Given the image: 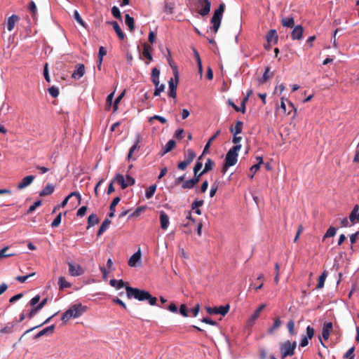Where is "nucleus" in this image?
Returning a JSON list of instances; mask_svg holds the SVG:
<instances>
[{
	"mask_svg": "<svg viewBox=\"0 0 359 359\" xmlns=\"http://www.w3.org/2000/svg\"><path fill=\"white\" fill-rule=\"evenodd\" d=\"M126 295L128 299L135 298L139 301L147 300L149 304L151 306L156 304L157 299L153 297L149 292L140 290L136 287L130 286H126Z\"/></svg>",
	"mask_w": 359,
	"mask_h": 359,
	"instance_id": "nucleus-1",
	"label": "nucleus"
},
{
	"mask_svg": "<svg viewBox=\"0 0 359 359\" xmlns=\"http://www.w3.org/2000/svg\"><path fill=\"white\" fill-rule=\"evenodd\" d=\"M86 306H82L81 304H73L62 314L61 320L66 323L72 318H78L86 312Z\"/></svg>",
	"mask_w": 359,
	"mask_h": 359,
	"instance_id": "nucleus-2",
	"label": "nucleus"
},
{
	"mask_svg": "<svg viewBox=\"0 0 359 359\" xmlns=\"http://www.w3.org/2000/svg\"><path fill=\"white\" fill-rule=\"evenodd\" d=\"M297 347L296 341H285L279 344V351L281 359L292 356Z\"/></svg>",
	"mask_w": 359,
	"mask_h": 359,
	"instance_id": "nucleus-3",
	"label": "nucleus"
},
{
	"mask_svg": "<svg viewBox=\"0 0 359 359\" xmlns=\"http://www.w3.org/2000/svg\"><path fill=\"white\" fill-rule=\"evenodd\" d=\"M225 10V4L224 3H221L217 9H216L213 13V16L211 18V23L212 26L211 27V29L213 30L215 33H217L222 22L223 13Z\"/></svg>",
	"mask_w": 359,
	"mask_h": 359,
	"instance_id": "nucleus-4",
	"label": "nucleus"
},
{
	"mask_svg": "<svg viewBox=\"0 0 359 359\" xmlns=\"http://www.w3.org/2000/svg\"><path fill=\"white\" fill-rule=\"evenodd\" d=\"M170 65L173 70L174 79L171 78L168 82V96L172 98H175L177 96V88L179 81V73L176 65H173L171 62H170Z\"/></svg>",
	"mask_w": 359,
	"mask_h": 359,
	"instance_id": "nucleus-5",
	"label": "nucleus"
},
{
	"mask_svg": "<svg viewBox=\"0 0 359 359\" xmlns=\"http://www.w3.org/2000/svg\"><path fill=\"white\" fill-rule=\"evenodd\" d=\"M241 149V144H236L229 150L225 157V162H226L227 166L236 165L238 161V152Z\"/></svg>",
	"mask_w": 359,
	"mask_h": 359,
	"instance_id": "nucleus-6",
	"label": "nucleus"
},
{
	"mask_svg": "<svg viewBox=\"0 0 359 359\" xmlns=\"http://www.w3.org/2000/svg\"><path fill=\"white\" fill-rule=\"evenodd\" d=\"M195 6L198 13L202 16L207 15L210 11L211 3L209 0H196Z\"/></svg>",
	"mask_w": 359,
	"mask_h": 359,
	"instance_id": "nucleus-7",
	"label": "nucleus"
},
{
	"mask_svg": "<svg viewBox=\"0 0 359 359\" xmlns=\"http://www.w3.org/2000/svg\"><path fill=\"white\" fill-rule=\"evenodd\" d=\"M229 305L226 304L225 306H215V307H205V310L209 314H220L222 316H225L229 311Z\"/></svg>",
	"mask_w": 359,
	"mask_h": 359,
	"instance_id": "nucleus-8",
	"label": "nucleus"
},
{
	"mask_svg": "<svg viewBox=\"0 0 359 359\" xmlns=\"http://www.w3.org/2000/svg\"><path fill=\"white\" fill-rule=\"evenodd\" d=\"M286 101L288 103V109H287V106H286V104L285 103L284 97H281L280 108L282 109L283 113L289 115V114H290L291 111L293 110L294 111V115H295L297 114V109L295 108L294 105L290 101H288L287 100H286Z\"/></svg>",
	"mask_w": 359,
	"mask_h": 359,
	"instance_id": "nucleus-9",
	"label": "nucleus"
},
{
	"mask_svg": "<svg viewBox=\"0 0 359 359\" xmlns=\"http://www.w3.org/2000/svg\"><path fill=\"white\" fill-rule=\"evenodd\" d=\"M69 273L72 276H79L84 273L83 268L77 264L74 265L72 263H68Z\"/></svg>",
	"mask_w": 359,
	"mask_h": 359,
	"instance_id": "nucleus-10",
	"label": "nucleus"
},
{
	"mask_svg": "<svg viewBox=\"0 0 359 359\" xmlns=\"http://www.w3.org/2000/svg\"><path fill=\"white\" fill-rule=\"evenodd\" d=\"M35 177L34 175H27L22 178L21 182H20L17 186L18 189H23L30 185L34 181Z\"/></svg>",
	"mask_w": 359,
	"mask_h": 359,
	"instance_id": "nucleus-11",
	"label": "nucleus"
},
{
	"mask_svg": "<svg viewBox=\"0 0 359 359\" xmlns=\"http://www.w3.org/2000/svg\"><path fill=\"white\" fill-rule=\"evenodd\" d=\"M76 69L72 74V77L74 79H80L85 74V66L83 64H78Z\"/></svg>",
	"mask_w": 359,
	"mask_h": 359,
	"instance_id": "nucleus-12",
	"label": "nucleus"
},
{
	"mask_svg": "<svg viewBox=\"0 0 359 359\" xmlns=\"http://www.w3.org/2000/svg\"><path fill=\"white\" fill-rule=\"evenodd\" d=\"M141 255V251L140 249L139 248L138 250L136 252H135L129 259L128 262V265L130 267H135L137 263L140 262Z\"/></svg>",
	"mask_w": 359,
	"mask_h": 359,
	"instance_id": "nucleus-13",
	"label": "nucleus"
},
{
	"mask_svg": "<svg viewBox=\"0 0 359 359\" xmlns=\"http://www.w3.org/2000/svg\"><path fill=\"white\" fill-rule=\"evenodd\" d=\"M333 328L332 323L328 322L323 324L322 330V337L325 340H327L330 337V332Z\"/></svg>",
	"mask_w": 359,
	"mask_h": 359,
	"instance_id": "nucleus-14",
	"label": "nucleus"
},
{
	"mask_svg": "<svg viewBox=\"0 0 359 359\" xmlns=\"http://www.w3.org/2000/svg\"><path fill=\"white\" fill-rule=\"evenodd\" d=\"M304 32V29L301 25H297L294 27L292 34L291 38L293 40H299L302 39Z\"/></svg>",
	"mask_w": 359,
	"mask_h": 359,
	"instance_id": "nucleus-15",
	"label": "nucleus"
},
{
	"mask_svg": "<svg viewBox=\"0 0 359 359\" xmlns=\"http://www.w3.org/2000/svg\"><path fill=\"white\" fill-rule=\"evenodd\" d=\"M266 41L269 44L276 43L278 42V34L276 29L269 30L266 36Z\"/></svg>",
	"mask_w": 359,
	"mask_h": 359,
	"instance_id": "nucleus-16",
	"label": "nucleus"
},
{
	"mask_svg": "<svg viewBox=\"0 0 359 359\" xmlns=\"http://www.w3.org/2000/svg\"><path fill=\"white\" fill-rule=\"evenodd\" d=\"M160 223L161 227L163 230H166L169 226V217L168 215L163 211H161L160 213Z\"/></svg>",
	"mask_w": 359,
	"mask_h": 359,
	"instance_id": "nucleus-17",
	"label": "nucleus"
},
{
	"mask_svg": "<svg viewBox=\"0 0 359 359\" xmlns=\"http://www.w3.org/2000/svg\"><path fill=\"white\" fill-rule=\"evenodd\" d=\"M108 24L111 25L114 31L116 32V34L118 35V38L121 40H123L125 37V34L121 30V28L120 27L118 23L116 21H111V22H107Z\"/></svg>",
	"mask_w": 359,
	"mask_h": 359,
	"instance_id": "nucleus-18",
	"label": "nucleus"
},
{
	"mask_svg": "<svg viewBox=\"0 0 359 359\" xmlns=\"http://www.w3.org/2000/svg\"><path fill=\"white\" fill-rule=\"evenodd\" d=\"M359 205H355L349 215L350 221L354 224L355 221L359 222Z\"/></svg>",
	"mask_w": 359,
	"mask_h": 359,
	"instance_id": "nucleus-19",
	"label": "nucleus"
},
{
	"mask_svg": "<svg viewBox=\"0 0 359 359\" xmlns=\"http://www.w3.org/2000/svg\"><path fill=\"white\" fill-rule=\"evenodd\" d=\"M20 20L19 17L17 15H12L8 18L7 20V29L9 32L12 31L14 27L15 23Z\"/></svg>",
	"mask_w": 359,
	"mask_h": 359,
	"instance_id": "nucleus-20",
	"label": "nucleus"
},
{
	"mask_svg": "<svg viewBox=\"0 0 359 359\" xmlns=\"http://www.w3.org/2000/svg\"><path fill=\"white\" fill-rule=\"evenodd\" d=\"M266 307V304H261L254 312L249 319V323L252 325L255 321L259 317L262 311Z\"/></svg>",
	"mask_w": 359,
	"mask_h": 359,
	"instance_id": "nucleus-21",
	"label": "nucleus"
},
{
	"mask_svg": "<svg viewBox=\"0 0 359 359\" xmlns=\"http://www.w3.org/2000/svg\"><path fill=\"white\" fill-rule=\"evenodd\" d=\"M54 329H55V325H52L50 326H48L44 329H43L42 330H41L40 332H39L35 336H34V339H38L42 336H44L46 334H52L54 332Z\"/></svg>",
	"mask_w": 359,
	"mask_h": 359,
	"instance_id": "nucleus-22",
	"label": "nucleus"
},
{
	"mask_svg": "<svg viewBox=\"0 0 359 359\" xmlns=\"http://www.w3.org/2000/svg\"><path fill=\"white\" fill-rule=\"evenodd\" d=\"M175 145H176V142L175 140H169L166 143L165 147L162 149L161 156H163L165 154H167L168 152L172 151L175 147Z\"/></svg>",
	"mask_w": 359,
	"mask_h": 359,
	"instance_id": "nucleus-23",
	"label": "nucleus"
},
{
	"mask_svg": "<svg viewBox=\"0 0 359 359\" xmlns=\"http://www.w3.org/2000/svg\"><path fill=\"white\" fill-rule=\"evenodd\" d=\"M112 181L120 184L122 189H125L128 187V184L126 182L123 176L121 174H116V175L115 176Z\"/></svg>",
	"mask_w": 359,
	"mask_h": 359,
	"instance_id": "nucleus-24",
	"label": "nucleus"
},
{
	"mask_svg": "<svg viewBox=\"0 0 359 359\" xmlns=\"http://www.w3.org/2000/svg\"><path fill=\"white\" fill-rule=\"evenodd\" d=\"M159 75L160 70L156 67L153 68L151 74V79L154 86H158L159 84Z\"/></svg>",
	"mask_w": 359,
	"mask_h": 359,
	"instance_id": "nucleus-25",
	"label": "nucleus"
},
{
	"mask_svg": "<svg viewBox=\"0 0 359 359\" xmlns=\"http://www.w3.org/2000/svg\"><path fill=\"white\" fill-rule=\"evenodd\" d=\"M55 187L51 184H47L46 187L40 191V196H46L53 193Z\"/></svg>",
	"mask_w": 359,
	"mask_h": 359,
	"instance_id": "nucleus-26",
	"label": "nucleus"
},
{
	"mask_svg": "<svg viewBox=\"0 0 359 359\" xmlns=\"http://www.w3.org/2000/svg\"><path fill=\"white\" fill-rule=\"evenodd\" d=\"M281 324L282 322L280 320V317L276 318L274 319L273 325L270 328H269L268 333L269 334H273L274 332L280 327Z\"/></svg>",
	"mask_w": 359,
	"mask_h": 359,
	"instance_id": "nucleus-27",
	"label": "nucleus"
},
{
	"mask_svg": "<svg viewBox=\"0 0 359 359\" xmlns=\"http://www.w3.org/2000/svg\"><path fill=\"white\" fill-rule=\"evenodd\" d=\"M121 198L120 197H116L113 199L112 202L110 204L109 210L110 212L109 213V217H114L115 215V208L117 205V204L120 202Z\"/></svg>",
	"mask_w": 359,
	"mask_h": 359,
	"instance_id": "nucleus-28",
	"label": "nucleus"
},
{
	"mask_svg": "<svg viewBox=\"0 0 359 359\" xmlns=\"http://www.w3.org/2000/svg\"><path fill=\"white\" fill-rule=\"evenodd\" d=\"M110 224L111 221L109 219L106 218L102 223L100 229H98L97 236H101L109 228Z\"/></svg>",
	"mask_w": 359,
	"mask_h": 359,
	"instance_id": "nucleus-29",
	"label": "nucleus"
},
{
	"mask_svg": "<svg viewBox=\"0 0 359 359\" xmlns=\"http://www.w3.org/2000/svg\"><path fill=\"white\" fill-rule=\"evenodd\" d=\"M281 25L283 27L292 28L294 26V18H285L281 20Z\"/></svg>",
	"mask_w": 359,
	"mask_h": 359,
	"instance_id": "nucleus-30",
	"label": "nucleus"
},
{
	"mask_svg": "<svg viewBox=\"0 0 359 359\" xmlns=\"http://www.w3.org/2000/svg\"><path fill=\"white\" fill-rule=\"evenodd\" d=\"M243 123L241 121H238L236 123L234 128H232V127L230 128V131L232 133H233V135H237L238 134L241 133L242 130H243Z\"/></svg>",
	"mask_w": 359,
	"mask_h": 359,
	"instance_id": "nucleus-31",
	"label": "nucleus"
},
{
	"mask_svg": "<svg viewBox=\"0 0 359 359\" xmlns=\"http://www.w3.org/2000/svg\"><path fill=\"white\" fill-rule=\"evenodd\" d=\"M196 157L195 152L189 149H187L184 153V160L187 161L189 164L194 161Z\"/></svg>",
	"mask_w": 359,
	"mask_h": 359,
	"instance_id": "nucleus-32",
	"label": "nucleus"
},
{
	"mask_svg": "<svg viewBox=\"0 0 359 359\" xmlns=\"http://www.w3.org/2000/svg\"><path fill=\"white\" fill-rule=\"evenodd\" d=\"M125 22L131 32L135 29L134 18L130 16L129 14L125 15Z\"/></svg>",
	"mask_w": 359,
	"mask_h": 359,
	"instance_id": "nucleus-33",
	"label": "nucleus"
},
{
	"mask_svg": "<svg viewBox=\"0 0 359 359\" xmlns=\"http://www.w3.org/2000/svg\"><path fill=\"white\" fill-rule=\"evenodd\" d=\"M327 276V271H324L322 274L318 278V284L316 285V289L319 290L323 287L325 279Z\"/></svg>",
	"mask_w": 359,
	"mask_h": 359,
	"instance_id": "nucleus-34",
	"label": "nucleus"
},
{
	"mask_svg": "<svg viewBox=\"0 0 359 359\" xmlns=\"http://www.w3.org/2000/svg\"><path fill=\"white\" fill-rule=\"evenodd\" d=\"M151 50V47L149 45H147L146 43L143 45V56L145 58L148 59L149 61L152 60V55L150 53Z\"/></svg>",
	"mask_w": 359,
	"mask_h": 359,
	"instance_id": "nucleus-35",
	"label": "nucleus"
},
{
	"mask_svg": "<svg viewBox=\"0 0 359 359\" xmlns=\"http://www.w3.org/2000/svg\"><path fill=\"white\" fill-rule=\"evenodd\" d=\"M109 284L111 286L115 287L117 290H119L125 286V283L121 279V280L111 279L109 281Z\"/></svg>",
	"mask_w": 359,
	"mask_h": 359,
	"instance_id": "nucleus-36",
	"label": "nucleus"
},
{
	"mask_svg": "<svg viewBox=\"0 0 359 359\" xmlns=\"http://www.w3.org/2000/svg\"><path fill=\"white\" fill-rule=\"evenodd\" d=\"M98 222H99V219H98L97 216L95 214H91L90 215H89V217L88 218V226L87 229H89L90 227L95 226Z\"/></svg>",
	"mask_w": 359,
	"mask_h": 359,
	"instance_id": "nucleus-37",
	"label": "nucleus"
},
{
	"mask_svg": "<svg viewBox=\"0 0 359 359\" xmlns=\"http://www.w3.org/2000/svg\"><path fill=\"white\" fill-rule=\"evenodd\" d=\"M273 76V73L270 72V67H266L265 72L263 74V76L261 79V83H266L269 79L272 78Z\"/></svg>",
	"mask_w": 359,
	"mask_h": 359,
	"instance_id": "nucleus-38",
	"label": "nucleus"
},
{
	"mask_svg": "<svg viewBox=\"0 0 359 359\" xmlns=\"http://www.w3.org/2000/svg\"><path fill=\"white\" fill-rule=\"evenodd\" d=\"M15 326L14 323H8L6 325V326L0 330V332L1 334H9L13 332V327Z\"/></svg>",
	"mask_w": 359,
	"mask_h": 359,
	"instance_id": "nucleus-39",
	"label": "nucleus"
},
{
	"mask_svg": "<svg viewBox=\"0 0 359 359\" xmlns=\"http://www.w3.org/2000/svg\"><path fill=\"white\" fill-rule=\"evenodd\" d=\"M175 4L172 2L165 1L164 6V12L168 14H172L174 12Z\"/></svg>",
	"mask_w": 359,
	"mask_h": 359,
	"instance_id": "nucleus-40",
	"label": "nucleus"
},
{
	"mask_svg": "<svg viewBox=\"0 0 359 359\" xmlns=\"http://www.w3.org/2000/svg\"><path fill=\"white\" fill-rule=\"evenodd\" d=\"M58 285L60 287V290H63L64 288H67L71 286V284L66 280L65 277L59 278Z\"/></svg>",
	"mask_w": 359,
	"mask_h": 359,
	"instance_id": "nucleus-41",
	"label": "nucleus"
},
{
	"mask_svg": "<svg viewBox=\"0 0 359 359\" xmlns=\"http://www.w3.org/2000/svg\"><path fill=\"white\" fill-rule=\"evenodd\" d=\"M195 186H196V184L191 179L186 180L182 184V188L183 189H191Z\"/></svg>",
	"mask_w": 359,
	"mask_h": 359,
	"instance_id": "nucleus-42",
	"label": "nucleus"
},
{
	"mask_svg": "<svg viewBox=\"0 0 359 359\" xmlns=\"http://www.w3.org/2000/svg\"><path fill=\"white\" fill-rule=\"evenodd\" d=\"M156 190V184H154V185H151L150 186L147 190H146V193H145V196L147 199H149L151 198L155 191Z\"/></svg>",
	"mask_w": 359,
	"mask_h": 359,
	"instance_id": "nucleus-43",
	"label": "nucleus"
},
{
	"mask_svg": "<svg viewBox=\"0 0 359 359\" xmlns=\"http://www.w3.org/2000/svg\"><path fill=\"white\" fill-rule=\"evenodd\" d=\"M219 133H220V130H217L216 132V133L210 138V140H208V142H207V144H205V146L204 147V149L203 151V154H205L208 151V149L210 146L211 141L215 140V138L219 135Z\"/></svg>",
	"mask_w": 359,
	"mask_h": 359,
	"instance_id": "nucleus-44",
	"label": "nucleus"
},
{
	"mask_svg": "<svg viewBox=\"0 0 359 359\" xmlns=\"http://www.w3.org/2000/svg\"><path fill=\"white\" fill-rule=\"evenodd\" d=\"M74 18L79 25H81L82 27L85 28L86 27V24L83 20L79 13L76 10L74 11Z\"/></svg>",
	"mask_w": 359,
	"mask_h": 359,
	"instance_id": "nucleus-45",
	"label": "nucleus"
},
{
	"mask_svg": "<svg viewBox=\"0 0 359 359\" xmlns=\"http://www.w3.org/2000/svg\"><path fill=\"white\" fill-rule=\"evenodd\" d=\"M213 165H214V162L210 158H208L205 163V167L202 171V173L205 174L207 172L211 170L213 168Z\"/></svg>",
	"mask_w": 359,
	"mask_h": 359,
	"instance_id": "nucleus-46",
	"label": "nucleus"
},
{
	"mask_svg": "<svg viewBox=\"0 0 359 359\" xmlns=\"http://www.w3.org/2000/svg\"><path fill=\"white\" fill-rule=\"evenodd\" d=\"M48 91L53 97H57L59 95V89L55 86L50 87Z\"/></svg>",
	"mask_w": 359,
	"mask_h": 359,
	"instance_id": "nucleus-47",
	"label": "nucleus"
},
{
	"mask_svg": "<svg viewBox=\"0 0 359 359\" xmlns=\"http://www.w3.org/2000/svg\"><path fill=\"white\" fill-rule=\"evenodd\" d=\"M287 327L288 329V332L291 335H294L296 332H294V322L293 320H290L287 323Z\"/></svg>",
	"mask_w": 359,
	"mask_h": 359,
	"instance_id": "nucleus-48",
	"label": "nucleus"
},
{
	"mask_svg": "<svg viewBox=\"0 0 359 359\" xmlns=\"http://www.w3.org/2000/svg\"><path fill=\"white\" fill-rule=\"evenodd\" d=\"M8 250V247L6 246L1 250H0V259L4 258V257H9L14 255V253H6V252Z\"/></svg>",
	"mask_w": 359,
	"mask_h": 359,
	"instance_id": "nucleus-49",
	"label": "nucleus"
},
{
	"mask_svg": "<svg viewBox=\"0 0 359 359\" xmlns=\"http://www.w3.org/2000/svg\"><path fill=\"white\" fill-rule=\"evenodd\" d=\"M28 9L32 13V15L34 20L36 19V6L34 1H31L29 4V6L28 7Z\"/></svg>",
	"mask_w": 359,
	"mask_h": 359,
	"instance_id": "nucleus-50",
	"label": "nucleus"
},
{
	"mask_svg": "<svg viewBox=\"0 0 359 359\" xmlns=\"http://www.w3.org/2000/svg\"><path fill=\"white\" fill-rule=\"evenodd\" d=\"M336 231H337V229L336 228L333 227V226H330L327 232L325 233V234L323 236V240L326 238H328V237H332L334 236L335 234H336Z\"/></svg>",
	"mask_w": 359,
	"mask_h": 359,
	"instance_id": "nucleus-51",
	"label": "nucleus"
},
{
	"mask_svg": "<svg viewBox=\"0 0 359 359\" xmlns=\"http://www.w3.org/2000/svg\"><path fill=\"white\" fill-rule=\"evenodd\" d=\"M41 205V201L39 200L34 203L33 205H32L29 209L27 211V214H31L32 212H34L38 207H39Z\"/></svg>",
	"mask_w": 359,
	"mask_h": 359,
	"instance_id": "nucleus-52",
	"label": "nucleus"
},
{
	"mask_svg": "<svg viewBox=\"0 0 359 359\" xmlns=\"http://www.w3.org/2000/svg\"><path fill=\"white\" fill-rule=\"evenodd\" d=\"M145 210V207L141 206L138 207L133 213L130 214L129 217H138L141 212H144Z\"/></svg>",
	"mask_w": 359,
	"mask_h": 359,
	"instance_id": "nucleus-53",
	"label": "nucleus"
},
{
	"mask_svg": "<svg viewBox=\"0 0 359 359\" xmlns=\"http://www.w3.org/2000/svg\"><path fill=\"white\" fill-rule=\"evenodd\" d=\"M61 218H62V213H59L57 217L55 218V219L51 223V226L53 228L57 227L61 223Z\"/></svg>",
	"mask_w": 359,
	"mask_h": 359,
	"instance_id": "nucleus-54",
	"label": "nucleus"
},
{
	"mask_svg": "<svg viewBox=\"0 0 359 359\" xmlns=\"http://www.w3.org/2000/svg\"><path fill=\"white\" fill-rule=\"evenodd\" d=\"M165 89L164 84H158V86H155V90L154 93V96H158L161 92H163Z\"/></svg>",
	"mask_w": 359,
	"mask_h": 359,
	"instance_id": "nucleus-55",
	"label": "nucleus"
},
{
	"mask_svg": "<svg viewBox=\"0 0 359 359\" xmlns=\"http://www.w3.org/2000/svg\"><path fill=\"white\" fill-rule=\"evenodd\" d=\"M154 119L159 121L163 124L167 122V120L164 117L161 116L159 115H154V116L150 117L149 119V122L152 123V121Z\"/></svg>",
	"mask_w": 359,
	"mask_h": 359,
	"instance_id": "nucleus-56",
	"label": "nucleus"
},
{
	"mask_svg": "<svg viewBox=\"0 0 359 359\" xmlns=\"http://www.w3.org/2000/svg\"><path fill=\"white\" fill-rule=\"evenodd\" d=\"M111 13L113 16L117 19H121V14L119 9L116 6H113L111 8Z\"/></svg>",
	"mask_w": 359,
	"mask_h": 359,
	"instance_id": "nucleus-57",
	"label": "nucleus"
},
{
	"mask_svg": "<svg viewBox=\"0 0 359 359\" xmlns=\"http://www.w3.org/2000/svg\"><path fill=\"white\" fill-rule=\"evenodd\" d=\"M203 203V200L196 199L191 204V209L195 210L196 208H198L199 207L202 206Z\"/></svg>",
	"mask_w": 359,
	"mask_h": 359,
	"instance_id": "nucleus-58",
	"label": "nucleus"
},
{
	"mask_svg": "<svg viewBox=\"0 0 359 359\" xmlns=\"http://www.w3.org/2000/svg\"><path fill=\"white\" fill-rule=\"evenodd\" d=\"M138 144H139V140H137V141L134 144V145L130 149L128 154V160H130L131 158L132 154L134 152V151L140 147Z\"/></svg>",
	"mask_w": 359,
	"mask_h": 359,
	"instance_id": "nucleus-59",
	"label": "nucleus"
},
{
	"mask_svg": "<svg viewBox=\"0 0 359 359\" xmlns=\"http://www.w3.org/2000/svg\"><path fill=\"white\" fill-rule=\"evenodd\" d=\"M180 313L184 316L187 317L188 316V309L186 304H182L180 307Z\"/></svg>",
	"mask_w": 359,
	"mask_h": 359,
	"instance_id": "nucleus-60",
	"label": "nucleus"
},
{
	"mask_svg": "<svg viewBox=\"0 0 359 359\" xmlns=\"http://www.w3.org/2000/svg\"><path fill=\"white\" fill-rule=\"evenodd\" d=\"M201 158H202V156H200L198 158V161L195 164V166L194 168V174L198 173V171L201 169V168L203 166L202 162L200 161Z\"/></svg>",
	"mask_w": 359,
	"mask_h": 359,
	"instance_id": "nucleus-61",
	"label": "nucleus"
},
{
	"mask_svg": "<svg viewBox=\"0 0 359 359\" xmlns=\"http://www.w3.org/2000/svg\"><path fill=\"white\" fill-rule=\"evenodd\" d=\"M267 351L264 348H260L259 349V359H266Z\"/></svg>",
	"mask_w": 359,
	"mask_h": 359,
	"instance_id": "nucleus-62",
	"label": "nucleus"
},
{
	"mask_svg": "<svg viewBox=\"0 0 359 359\" xmlns=\"http://www.w3.org/2000/svg\"><path fill=\"white\" fill-rule=\"evenodd\" d=\"M189 165V163L185 160H184L183 161H181L177 164V168L181 170H184Z\"/></svg>",
	"mask_w": 359,
	"mask_h": 359,
	"instance_id": "nucleus-63",
	"label": "nucleus"
},
{
	"mask_svg": "<svg viewBox=\"0 0 359 359\" xmlns=\"http://www.w3.org/2000/svg\"><path fill=\"white\" fill-rule=\"evenodd\" d=\"M314 329L311 327L310 325L307 326L306 327V334H307V337L309 339H312L313 335H314Z\"/></svg>",
	"mask_w": 359,
	"mask_h": 359,
	"instance_id": "nucleus-64",
	"label": "nucleus"
}]
</instances>
